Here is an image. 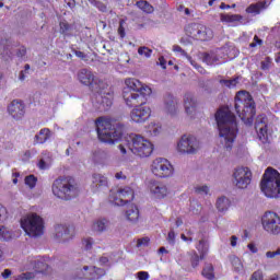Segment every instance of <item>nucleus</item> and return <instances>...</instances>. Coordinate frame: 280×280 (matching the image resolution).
<instances>
[{"label":"nucleus","mask_w":280,"mask_h":280,"mask_svg":"<svg viewBox=\"0 0 280 280\" xmlns=\"http://www.w3.org/2000/svg\"><path fill=\"white\" fill-rule=\"evenodd\" d=\"M137 275L139 280L150 279V275L147 271H139Z\"/></svg>","instance_id":"13d9d810"},{"label":"nucleus","mask_w":280,"mask_h":280,"mask_svg":"<svg viewBox=\"0 0 280 280\" xmlns=\"http://www.w3.org/2000/svg\"><path fill=\"white\" fill-rule=\"evenodd\" d=\"M247 249L252 255H257V253H259V247H257V244L255 242L248 243Z\"/></svg>","instance_id":"8fccbe9b"},{"label":"nucleus","mask_w":280,"mask_h":280,"mask_svg":"<svg viewBox=\"0 0 280 280\" xmlns=\"http://www.w3.org/2000/svg\"><path fill=\"white\" fill-rule=\"evenodd\" d=\"M229 261L232 266L233 272L236 275H246V267H244V261H242V258L232 255L229 256Z\"/></svg>","instance_id":"b1692460"},{"label":"nucleus","mask_w":280,"mask_h":280,"mask_svg":"<svg viewBox=\"0 0 280 280\" xmlns=\"http://www.w3.org/2000/svg\"><path fill=\"white\" fill-rule=\"evenodd\" d=\"M37 165L39 170H49L51 167V153L44 152Z\"/></svg>","instance_id":"7c9ffc66"},{"label":"nucleus","mask_w":280,"mask_h":280,"mask_svg":"<svg viewBox=\"0 0 280 280\" xmlns=\"http://www.w3.org/2000/svg\"><path fill=\"white\" fill-rule=\"evenodd\" d=\"M173 51L174 54H176V56H185L187 60H189V56H187V52H185V50L180 46L174 45Z\"/></svg>","instance_id":"de8ad7c7"},{"label":"nucleus","mask_w":280,"mask_h":280,"mask_svg":"<svg viewBox=\"0 0 280 280\" xmlns=\"http://www.w3.org/2000/svg\"><path fill=\"white\" fill-rule=\"evenodd\" d=\"M188 62H190V65L198 70L199 73L205 74L207 73V71L205 70V68H202L201 66H199L196 61H194V59H191V57H188Z\"/></svg>","instance_id":"09e8293b"},{"label":"nucleus","mask_w":280,"mask_h":280,"mask_svg":"<svg viewBox=\"0 0 280 280\" xmlns=\"http://www.w3.org/2000/svg\"><path fill=\"white\" fill-rule=\"evenodd\" d=\"M106 220L105 219H101L95 221L92 224V230L95 231L96 233H103V231H106Z\"/></svg>","instance_id":"e433bc0d"},{"label":"nucleus","mask_w":280,"mask_h":280,"mask_svg":"<svg viewBox=\"0 0 280 280\" xmlns=\"http://www.w3.org/2000/svg\"><path fill=\"white\" fill-rule=\"evenodd\" d=\"M152 95V88L143 84L135 78L125 79V86L122 89V97L127 106H137L141 100H145Z\"/></svg>","instance_id":"20e7f679"},{"label":"nucleus","mask_w":280,"mask_h":280,"mask_svg":"<svg viewBox=\"0 0 280 280\" xmlns=\"http://www.w3.org/2000/svg\"><path fill=\"white\" fill-rule=\"evenodd\" d=\"M93 244H95V241L92 237H85L82 240V246L85 250H91V248H93Z\"/></svg>","instance_id":"49530a36"},{"label":"nucleus","mask_w":280,"mask_h":280,"mask_svg":"<svg viewBox=\"0 0 280 280\" xmlns=\"http://www.w3.org/2000/svg\"><path fill=\"white\" fill-rule=\"evenodd\" d=\"M250 180H253V173L250 172V168L240 166L233 171L232 182L236 189H248Z\"/></svg>","instance_id":"ddd939ff"},{"label":"nucleus","mask_w":280,"mask_h":280,"mask_svg":"<svg viewBox=\"0 0 280 280\" xmlns=\"http://www.w3.org/2000/svg\"><path fill=\"white\" fill-rule=\"evenodd\" d=\"M20 224L28 237H40L45 233V221L35 212L23 214Z\"/></svg>","instance_id":"0eeeda50"},{"label":"nucleus","mask_w":280,"mask_h":280,"mask_svg":"<svg viewBox=\"0 0 280 280\" xmlns=\"http://www.w3.org/2000/svg\"><path fill=\"white\" fill-rule=\"evenodd\" d=\"M222 23H230L232 25H240L242 23V15L240 14H221L220 15Z\"/></svg>","instance_id":"c756f323"},{"label":"nucleus","mask_w":280,"mask_h":280,"mask_svg":"<svg viewBox=\"0 0 280 280\" xmlns=\"http://www.w3.org/2000/svg\"><path fill=\"white\" fill-rule=\"evenodd\" d=\"M14 237V232L5 225H0V242H10Z\"/></svg>","instance_id":"473e14b6"},{"label":"nucleus","mask_w":280,"mask_h":280,"mask_svg":"<svg viewBox=\"0 0 280 280\" xmlns=\"http://www.w3.org/2000/svg\"><path fill=\"white\" fill-rule=\"evenodd\" d=\"M125 218L127 222H131V224H137V222H139V208L131 203L129 206V209L125 212Z\"/></svg>","instance_id":"cd10ccee"},{"label":"nucleus","mask_w":280,"mask_h":280,"mask_svg":"<svg viewBox=\"0 0 280 280\" xmlns=\"http://www.w3.org/2000/svg\"><path fill=\"white\" fill-rule=\"evenodd\" d=\"M147 189L153 200H164L172 194L170 185L154 178L147 182Z\"/></svg>","instance_id":"9d476101"},{"label":"nucleus","mask_w":280,"mask_h":280,"mask_svg":"<svg viewBox=\"0 0 280 280\" xmlns=\"http://www.w3.org/2000/svg\"><path fill=\"white\" fill-rule=\"evenodd\" d=\"M164 110L168 115H176L178 113V100L174 98V96L168 95L165 100V107Z\"/></svg>","instance_id":"bb28decb"},{"label":"nucleus","mask_w":280,"mask_h":280,"mask_svg":"<svg viewBox=\"0 0 280 280\" xmlns=\"http://www.w3.org/2000/svg\"><path fill=\"white\" fill-rule=\"evenodd\" d=\"M184 108L186 115L194 119L198 115V98L194 94L187 93L184 96Z\"/></svg>","instance_id":"a211bd4d"},{"label":"nucleus","mask_w":280,"mask_h":280,"mask_svg":"<svg viewBox=\"0 0 280 280\" xmlns=\"http://www.w3.org/2000/svg\"><path fill=\"white\" fill-rule=\"evenodd\" d=\"M166 240H167L168 244H171L172 246H174L176 244V233L174 232V230H171L168 232Z\"/></svg>","instance_id":"603ef678"},{"label":"nucleus","mask_w":280,"mask_h":280,"mask_svg":"<svg viewBox=\"0 0 280 280\" xmlns=\"http://www.w3.org/2000/svg\"><path fill=\"white\" fill-rule=\"evenodd\" d=\"M240 82V78H235L232 80H221V84H224V86H228V89H235Z\"/></svg>","instance_id":"c03bdc74"},{"label":"nucleus","mask_w":280,"mask_h":280,"mask_svg":"<svg viewBox=\"0 0 280 280\" xmlns=\"http://www.w3.org/2000/svg\"><path fill=\"white\" fill-rule=\"evenodd\" d=\"M12 275V271L10 269H5L3 272H2V278L3 279H9V277Z\"/></svg>","instance_id":"774afa93"},{"label":"nucleus","mask_w":280,"mask_h":280,"mask_svg":"<svg viewBox=\"0 0 280 280\" xmlns=\"http://www.w3.org/2000/svg\"><path fill=\"white\" fill-rule=\"evenodd\" d=\"M257 45H261V39L257 35L254 37V42L249 44V47H257Z\"/></svg>","instance_id":"680f3d73"},{"label":"nucleus","mask_w":280,"mask_h":280,"mask_svg":"<svg viewBox=\"0 0 280 280\" xmlns=\"http://www.w3.org/2000/svg\"><path fill=\"white\" fill-rule=\"evenodd\" d=\"M235 110L244 124L247 126L253 124V118L255 117V101H253L250 93L241 91L236 94Z\"/></svg>","instance_id":"39448f33"},{"label":"nucleus","mask_w":280,"mask_h":280,"mask_svg":"<svg viewBox=\"0 0 280 280\" xmlns=\"http://www.w3.org/2000/svg\"><path fill=\"white\" fill-rule=\"evenodd\" d=\"M106 272L102 268L84 266L81 269H77L75 279L95 280L102 279Z\"/></svg>","instance_id":"f3484780"},{"label":"nucleus","mask_w":280,"mask_h":280,"mask_svg":"<svg viewBox=\"0 0 280 280\" xmlns=\"http://www.w3.org/2000/svg\"><path fill=\"white\" fill-rule=\"evenodd\" d=\"M148 244H150V238L149 237H142V238L138 240L137 247L141 248V246H148Z\"/></svg>","instance_id":"864d4df0"},{"label":"nucleus","mask_w":280,"mask_h":280,"mask_svg":"<svg viewBox=\"0 0 280 280\" xmlns=\"http://www.w3.org/2000/svg\"><path fill=\"white\" fill-rule=\"evenodd\" d=\"M222 58H224V49L218 48L212 52L203 54L202 60L206 65L213 67L215 65L222 63V61H220Z\"/></svg>","instance_id":"412c9836"},{"label":"nucleus","mask_w":280,"mask_h":280,"mask_svg":"<svg viewBox=\"0 0 280 280\" xmlns=\"http://www.w3.org/2000/svg\"><path fill=\"white\" fill-rule=\"evenodd\" d=\"M49 137H51V131L48 128H44L35 136V141L36 143H45Z\"/></svg>","instance_id":"72a5a7b5"},{"label":"nucleus","mask_w":280,"mask_h":280,"mask_svg":"<svg viewBox=\"0 0 280 280\" xmlns=\"http://www.w3.org/2000/svg\"><path fill=\"white\" fill-rule=\"evenodd\" d=\"M108 188V178L102 174H94L92 176V191L97 194V191H104Z\"/></svg>","instance_id":"5701e85b"},{"label":"nucleus","mask_w":280,"mask_h":280,"mask_svg":"<svg viewBox=\"0 0 280 280\" xmlns=\"http://www.w3.org/2000/svg\"><path fill=\"white\" fill-rule=\"evenodd\" d=\"M186 32L190 38L196 40H211L213 38V31L202 24H190Z\"/></svg>","instance_id":"dca6fc26"},{"label":"nucleus","mask_w":280,"mask_h":280,"mask_svg":"<svg viewBox=\"0 0 280 280\" xmlns=\"http://www.w3.org/2000/svg\"><path fill=\"white\" fill-rule=\"evenodd\" d=\"M230 244L233 248H235V246H237V236H231Z\"/></svg>","instance_id":"338daca9"},{"label":"nucleus","mask_w":280,"mask_h":280,"mask_svg":"<svg viewBox=\"0 0 280 280\" xmlns=\"http://www.w3.org/2000/svg\"><path fill=\"white\" fill-rule=\"evenodd\" d=\"M268 5H270V2L260 1L258 3L250 4L246 9V12L247 14H253L254 16H256V14H260L262 10H266Z\"/></svg>","instance_id":"c85d7f7f"},{"label":"nucleus","mask_w":280,"mask_h":280,"mask_svg":"<svg viewBox=\"0 0 280 280\" xmlns=\"http://www.w3.org/2000/svg\"><path fill=\"white\" fill-rule=\"evenodd\" d=\"M138 54L139 56H141L142 58H152V49L145 47V46H141L138 48Z\"/></svg>","instance_id":"ea45409f"},{"label":"nucleus","mask_w":280,"mask_h":280,"mask_svg":"<svg viewBox=\"0 0 280 280\" xmlns=\"http://www.w3.org/2000/svg\"><path fill=\"white\" fill-rule=\"evenodd\" d=\"M215 121L219 128V137L221 139L222 145L228 152L233 149V143L237 138V121L235 120V115L231 113L229 107L220 108L215 114Z\"/></svg>","instance_id":"7ed1b4c3"},{"label":"nucleus","mask_w":280,"mask_h":280,"mask_svg":"<svg viewBox=\"0 0 280 280\" xmlns=\"http://www.w3.org/2000/svg\"><path fill=\"white\" fill-rule=\"evenodd\" d=\"M215 207L220 213H225V211H229V207H231V200L226 197H220L217 199Z\"/></svg>","instance_id":"2f4dec72"},{"label":"nucleus","mask_w":280,"mask_h":280,"mask_svg":"<svg viewBox=\"0 0 280 280\" xmlns=\"http://www.w3.org/2000/svg\"><path fill=\"white\" fill-rule=\"evenodd\" d=\"M95 126L100 141H102V143H108L109 145L120 143L118 148L121 154H127L128 149L136 156L148 159L152 156V152H154V143H152V141L141 135L128 136L121 133V130L116 129L115 124L109 118H98L95 121Z\"/></svg>","instance_id":"f257e3e1"},{"label":"nucleus","mask_w":280,"mask_h":280,"mask_svg":"<svg viewBox=\"0 0 280 280\" xmlns=\"http://www.w3.org/2000/svg\"><path fill=\"white\" fill-rule=\"evenodd\" d=\"M250 280H264V272L261 270H257L252 275Z\"/></svg>","instance_id":"5fc2aeb1"},{"label":"nucleus","mask_w":280,"mask_h":280,"mask_svg":"<svg viewBox=\"0 0 280 280\" xmlns=\"http://www.w3.org/2000/svg\"><path fill=\"white\" fill-rule=\"evenodd\" d=\"M270 65H272V59L270 57H266L261 61V69H262V71H268V69H270Z\"/></svg>","instance_id":"3c124183"},{"label":"nucleus","mask_w":280,"mask_h":280,"mask_svg":"<svg viewBox=\"0 0 280 280\" xmlns=\"http://www.w3.org/2000/svg\"><path fill=\"white\" fill-rule=\"evenodd\" d=\"M183 242H186V244H191L194 242V231L187 230L185 233L180 235Z\"/></svg>","instance_id":"a19ab883"},{"label":"nucleus","mask_w":280,"mask_h":280,"mask_svg":"<svg viewBox=\"0 0 280 280\" xmlns=\"http://www.w3.org/2000/svg\"><path fill=\"white\" fill-rule=\"evenodd\" d=\"M149 170L151 174L155 178H172L174 176V165L170 160L165 158H156L154 159L150 166Z\"/></svg>","instance_id":"1a4fd4ad"},{"label":"nucleus","mask_w":280,"mask_h":280,"mask_svg":"<svg viewBox=\"0 0 280 280\" xmlns=\"http://www.w3.org/2000/svg\"><path fill=\"white\" fill-rule=\"evenodd\" d=\"M198 253L200 254V259H205L206 255L209 253V245L205 241H199L196 246Z\"/></svg>","instance_id":"c9c22d12"},{"label":"nucleus","mask_w":280,"mask_h":280,"mask_svg":"<svg viewBox=\"0 0 280 280\" xmlns=\"http://www.w3.org/2000/svg\"><path fill=\"white\" fill-rule=\"evenodd\" d=\"M140 105H136L130 112V119L135 124H145L152 117V108L145 105V98H142Z\"/></svg>","instance_id":"2eb2a0df"},{"label":"nucleus","mask_w":280,"mask_h":280,"mask_svg":"<svg viewBox=\"0 0 280 280\" xmlns=\"http://www.w3.org/2000/svg\"><path fill=\"white\" fill-rule=\"evenodd\" d=\"M115 178L117 180H126V175L124 174V172H118L115 174Z\"/></svg>","instance_id":"0e129e2a"},{"label":"nucleus","mask_w":280,"mask_h":280,"mask_svg":"<svg viewBox=\"0 0 280 280\" xmlns=\"http://www.w3.org/2000/svg\"><path fill=\"white\" fill-rule=\"evenodd\" d=\"M260 190L266 198L279 199L280 198V173L272 167L265 171L260 182Z\"/></svg>","instance_id":"423d86ee"},{"label":"nucleus","mask_w":280,"mask_h":280,"mask_svg":"<svg viewBox=\"0 0 280 280\" xmlns=\"http://www.w3.org/2000/svg\"><path fill=\"white\" fill-rule=\"evenodd\" d=\"M24 183L28 189H34L38 183V178H36L34 175H28L24 178Z\"/></svg>","instance_id":"58836bf2"},{"label":"nucleus","mask_w":280,"mask_h":280,"mask_svg":"<svg viewBox=\"0 0 280 280\" xmlns=\"http://www.w3.org/2000/svg\"><path fill=\"white\" fill-rule=\"evenodd\" d=\"M166 63H167V61H165L164 57H160L159 58V65H160V67H162V69H166L167 68Z\"/></svg>","instance_id":"69168bd1"},{"label":"nucleus","mask_w":280,"mask_h":280,"mask_svg":"<svg viewBox=\"0 0 280 280\" xmlns=\"http://www.w3.org/2000/svg\"><path fill=\"white\" fill-rule=\"evenodd\" d=\"M256 132L258 135V139L259 141H261V143H268L269 139H268V125H266V117L264 116H258L257 120H256Z\"/></svg>","instance_id":"6ab92c4d"},{"label":"nucleus","mask_w":280,"mask_h":280,"mask_svg":"<svg viewBox=\"0 0 280 280\" xmlns=\"http://www.w3.org/2000/svg\"><path fill=\"white\" fill-rule=\"evenodd\" d=\"M102 150H96L93 152V161H100L102 159Z\"/></svg>","instance_id":"052dcab7"},{"label":"nucleus","mask_w":280,"mask_h":280,"mask_svg":"<svg viewBox=\"0 0 280 280\" xmlns=\"http://www.w3.org/2000/svg\"><path fill=\"white\" fill-rule=\"evenodd\" d=\"M54 238L56 242H69L71 240V232L69 231V225L57 224L55 225Z\"/></svg>","instance_id":"4be33fe9"},{"label":"nucleus","mask_w":280,"mask_h":280,"mask_svg":"<svg viewBox=\"0 0 280 280\" xmlns=\"http://www.w3.org/2000/svg\"><path fill=\"white\" fill-rule=\"evenodd\" d=\"M78 80L96 93L92 98V104L97 110H108L113 106V90L108 88V83L104 79L95 75L89 69H81L78 72Z\"/></svg>","instance_id":"f03ea898"},{"label":"nucleus","mask_w":280,"mask_h":280,"mask_svg":"<svg viewBox=\"0 0 280 280\" xmlns=\"http://www.w3.org/2000/svg\"><path fill=\"white\" fill-rule=\"evenodd\" d=\"M176 150L179 154H196L200 150V141L196 136L183 135L177 141Z\"/></svg>","instance_id":"f8f14e48"},{"label":"nucleus","mask_w":280,"mask_h":280,"mask_svg":"<svg viewBox=\"0 0 280 280\" xmlns=\"http://www.w3.org/2000/svg\"><path fill=\"white\" fill-rule=\"evenodd\" d=\"M261 226L269 235L280 234V217L273 211H267L261 217Z\"/></svg>","instance_id":"4468645a"},{"label":"nucleus","mask_w":280,"mask_h":280,"mask_svg":"<svg viewBox=\"0 0 280 280\" xmlns=\"http://www.w3.org/2000/svg\"><path fill=\"white\" fill-rule=\"evenodd\" d=\"M137 8H139V10H141L142 12H145V14H152V12H154V7H152V4H150L145 0L138 1Z\"/></svg>","instance_id":"f704fd0d"},{"label":"nucleus","mask_w":280,"mask_h":280,"mask_svg":"<svg viewBox=\"0 0 280 280\" xmlns=\"http://www.w3.org/2000/svg\"><path fill=\"white\" fill-rule=\"evenodd\" d=\"M8 110L13 119H23L25 117V104L19 100L11 102Z\"/></svg>","instance_id":"aec40b11"},{"label":"nucleus","mask_w":280,"mask_h":280,"mask_svg":"<svg viewBox=\"0 0 280 280\" xmlns=\"http://www.w3.org/2000/svg\"><path fill=\"white\" fill-rule=\"evenodd\" d=\"M34 279V273H23L18 280Z\"/></svg>","instance_id":"e2e57ef3"},{"label":"nucleus","mask_w":280,"mask_h":280,"mask_svg":"<svg viewBox=\"0 0 280 280\" xmlns=\"http://www.w3.org/2000/svg\"><path fill=\"white\" fill-rule=\"evenodd\" d=\"M61 34H67L69 32V24L67 22H60Z\"/></svg>","instance_id":"bf43d9fd"},{"label":"nucleus","mask_w":280,"mask_h":280,"mask_svg":"<svg viewBox=\"0 0 280 280\" xmlns=\"http://www.w3.org/2000/svg\"><path fill=\"white\" fill-rule=\"evenodd\" d=\"M12 45L7 44L2 51L3 60H10V58H12Z\"/></svg>","instance_id":"a18cd8bd"},{"label":"nucleus","mask_w":280,"mask_h":280,"mask_svg":"<svg viewBox=\"0 0 280 280\" xmlns=\"http://www.w3.org/2000/svg\"><path fill=\"white\" fill-rule=\"evenodd\" d=\"M10 218V212L8 211V208L3 206V203H0V223L5 222Z\"/></svg>","instance_id":"79ce46f5"},{"label":"nucleus","mask_w":280,"mask_h":280,"mask_svg":"<svg viewBox=\"0 0 280 280\" xmlns=\"http://www.w3.org/2000/svg\"><path fill=\"white\" fill-rule=\"evenodd\" d=\"M195 191L199 194V196H209V186L207 185H197L195 186Z\"/></svg>","instance_id":"37998d69"},{"label":"nucleus","mask_w":280,"mask_h":280,"mask_svg":"<svg viewBox=\"0 0 280 280\" xmlns=\"http://www.w3.org/2000/svg\"><path fill=\"white\" fill-rule=\"evenodd\" d=\"M202 277L209 280L215 279V273L213 272V265H206L202 270Z\"/></svg>","instance_id":"4c0bfd02"},{"label":"nucleus","mask_w":280,"mask_h":280,"mask_svg":"<svg viewBox=\"0 0 280 280\" xmlns=\"http://www.w3.org/2000/svg\"><path fill=\"white\" fill-rule=\"evenodd\" d=\"M135 200V190L130 187L112 189L109 194V202L116 207H125L128 202Z\"/></svg>","instance_id":"9b49d317"},{"label":"nucleus","mask_w":280,"mask_h":280,"mask_svg":"<svg viewBox=\"0 0 280 280\" xmlns=\"http://www.w3.org/2000/svg\"><path fill=\"white\" fill-rule=\"evenodd\" d=\"M30 268H33L35 272H47V268H49V265L47 264V258H32Z\"/></svg>","instance_id":"a878e982"},{"label":"nucleus","mask_w":280,"mask_h":280,"mask_svg":"<svg viewBox=\"0 0 280 280\" xmlns=\"http://www.w3.org/2000/svg\"><path fill=\"white\" fill-rule=\"evenodd\" d=\"M280 255V248H278L276 252H267L266 257L267 259H275V257Z\"/></svg>","instance_id":"6e6d98bb"},{"label":"nucleus","mask_w":280,"mask_h":280,"mask_svg":"<svg viewBox=\"0 0 280 280\" xmlns=\"http://www.w3.org/2000/svg\"><path fill=\"white\" fill-rule=\"evenodd\" d=\"M52 194L60 200H71V198H75L80 194V189L73 184L71 178L61 177L52 183Z\"/></svg>","instance_id":"6e6552de"},{"label":"nucleus","mask_w":280,"mask_h":280,"mask_svg":"<svg viewBox=\"0 0 280 280\" xmlns=\"http://www.w3.org/2000/svg\"><path fill=\"white\" fill-rule=\"evenodd\" d=\"M163 132V125L156 121H150L144 127V133L147 137H159Z\"/></svg>","instance_id":"393cba45"},{"label":"nucleus","mask_w":280,"mask_h":280,"mask_svg":"<svg viewBox=\"0 0 280 280\" xmlns=\"http://www.w3.org/2000/svg\"><path fill=\"white\" fill-rule=\"evenodd\" d=\"M198 264H200V256H198V254H195L191 258L192 268H198Z\"/></svg>","instance_id":"4d7b16f0"}]
</instances>
